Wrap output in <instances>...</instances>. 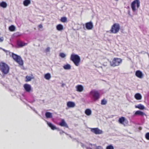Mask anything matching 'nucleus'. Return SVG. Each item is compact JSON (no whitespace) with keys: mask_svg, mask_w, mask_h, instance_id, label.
<instances>
[{"mask_svg":"<svg viewBox=\"0 0 149 149\" xmlns=\"http://www.w3.org/2000/svg\"><path fill=\"white\" fill-rule=\"evenodd\" d=\"M12 57L13 60L17 62L19 66H23L24 64L23 61L21 57L13 53H12Z\"/></svg>","mask_w":149,"mask_h":149,"instance_id":"nucleus-1","label":"nucleus"},{"mask_svg":"<svg viewBox=\"0 0 149 149\" xmlns=\"http://www.w3.org/2000/svg\"><path fill=\"white\" fill-rule=\"evenodd\" d=\"M31 3L30 0H24L23 1V4L24 6H27Z\"/></svg>","mask_w":149,"mask_h":149,"instance_id":"nucleus-20","label":"nucleus"},{"mask_svg":"<svg viewBox=\"0 0 149 149\" xmlns=\"http://www.w3.org/2000/svg\"><path fill=\"white\" fill-rule=\"evenodd\" d=\"M62 132H63V133H64V132L63 131H62Z\"/></svg>","mask_w":149,"mask_h":149,"instance_id":"nucleus-40","label":"nucleus"},{"mask_svg":"<svg viewBox=\"0 0 149 149\" xmlns=\"http://www.w3.org/2000/svg\"><path fill=\"white\" fill-rule=\"evenodd\" d=\"M122 60L121 58H114L110 62L111 66L115 67L119 66L122 62Z\"/></svg>","mask_w":149,"mask_h":149,"instance_id":"nucleus-4","label":"nucleus"},{"mask_svg":"<svg viewBox=\"0 0 149 149\" xmlns=\"http://www.w3.org/2000/svg\"><path fill=\"white\" fill-rule=\"evenodd\" d=\"M135 107L136 108H137L141 110L144 109L145 108L144 106L141 104H139L137 106H136Z\"/></svg>","mask_w":149,"mask_h":149,"instance_id":"nucleus-22","label":"nucleus"},{"mask_svg":"<svg viewBox=\"0 0 149 149\" xmlns=\"http://www.w3.org/2000/svg\"><path fill=\"white\" fill-rule=\"evenodd\" d=\"M51 77L50 74L49 73H47L45 75V78L46 79L49 80L50 79Z\"/></svg>","mask_w":149,"mask_h":149,"instance_id":"nucleus-27","label":"nucleus"},{"mask_svg":"<svg viewBox=\"0 0 149 149\" xmlns=\"http://www.w3.org/2000/svg\"><path fill=\"white\" fill-rule=\"evenodd\" d=\"M77 91L79 92H81L84 90V88L81 85H78L76 86Z\"/></svg>","mask_w":149,"mask_h":149,"instance_id":"nucleus-13","label":"nucleus"},{"mask_svg":"<svg viewBox=\"0 0 149 149\" xmlns=\"http://www.w3.org/2000/svg\"><path fill=\"white\" fill-rule=\"evenodd\" d=\"M6 3L4 1H2L0 3V6L3 8H6L7 6Z\"/></svg>","mask_w":149,"mask_h":149,"instance_id":"nucleus-24","label":"nucleus"},{"mask_svg":"<svg viewBox=\"0 0 149 149\" xmlns=\"http://www.w3.org/2000/svg\"><path fill=\"white\" fill-rule=\"evenodd\" d=\"M136 5V7L138 8L140 7V2L139 0H134L131 3V6L133 12H135L136 10L135 7Z\"/></svg>","mask_w":149,"mask_h":149,"instance_id":"nucleus-7","label":"nucleus"},{"mask_svg":"<svg viewBox=\"0 0 149 149\" xmlns=\"http://www.w3.org/2000/svg\"><path fill=\"white\" fill-rule=\"evenodd\" d=\"M125 120V119L124 117H121L119 118L118 122L119 123L124 124V122Z\"/></svg>","mask_w":149,"mask_h":149,"instance_id":"nucleus-19","label":"nucleus"},{"mask_svg":"<svg viewBox=\"0 0 149 149\" xmlns=\"http://www.w3.org/2000/svg\"><path fill=\"white\" fill-rule=\"evenodd\" d=\"M27 43H25L23 41L18 40L17 41V45L19 47H22L27 45Z\"/></svg>","mask_w":149,"mask_h":149,"instance_id":"nucleus-12","label":"nucleus"},{"mask_svg":"<svg viewBox=\"0 0 149 149\" xmlns=\"http://www.w3.org/2000/svg\"><path fill=\"white\" fill-rule=\"evenodd\" d=\"M145 137L147 140H149V132L146 133L145 135Z\"/></svg>","mask_w":149,"mask_h":149,"instance_id":"nucleus-34","label":"nucleus"},{"mask_svg":"<svg viewBox=\"0 0 149 149\" xmlns=\"http://www.w3.org/2000/svg\"><path fill=\"white\" fill-rule=\"evenodd\" d=\"M0 69L3 73L6 74L9 72V67L6 63L1 62L0 63Z\"/></svg>","mask_w":149,"mask_h":149,"instance_id":"nucleus-3","label":"nucleus"},{"mask_svg":"<svg viewBox=\"0 0 149 149\" xmlns=\"http://www.w3.org/2000/svg\"><path fill=\"white\" fill-rule=\"evenodd\" d=\"M135 98L137 100H140L142 98L141 95L139 93L136 94L134 96Z\"/></svg>","mask_w":149,"mask_h":149,"instance_id":"nucleus-23","label":"nucleus"},{"mask_svg":"<svg viewBox=\"0 0 149 149\" xmlns=\"http://www.w3.org/2000/svg\"><path fill=\"white\" fill-rule=\"evenodd\" d=\"M38 27L39 28H41L42 27V24H40L38 25Z\"/></svg>","mask_w":149,"mask_h":149,"instance_id":"nucleus-37","label":"nucleus"},{"mask_svg":"<svg viewBox=\"0 0 149 149\" xmlns=\"http://www.w3.org/2000/svg\"><path fill=\"white\" fill-rule=\"evenodd\" d=\"M106 149H114V147L113 146L110 145L107 147Z\"/></svg>","mask_w":149,"mask_h":149,"instance_id":"nucleus-32","label":"nucleus"},{"mask_svg":"<svg viewBox=\"0 0 149 149\" xmlns=\"http://www.w3.org/2000/svg\"><path fill=\"white\" fill-rule=\"evenodd\" d=\"M3 37H2L1 38L0 37V42H2L3 41Z\"/></svg>","mask_w":149,"mask_h":149,"instance_id":"nucleus-36","label":"nucleus"},{"mask_svg":"<svg viewBox=\"0 0 149 149\" xmlns=\"http://www.w3.org/2000/svg\"><path fill=\"white\" fill-rule=\"evenodd\" d=\"M87 149H88V148H87Z\"/></svg>","mask_w":149,"mask_h":149,"instance_id":"nucleus-41","label":"nucleus"},{"mask_svg":"<svg viewBox=\"0 0 149 149\" xmlns=\"http://www.w3.org/2000/svg\"><path fill=\"white\" fill-rule=\"evenodd\" d=\"M50 48L49 47H48L45 50L46 52H49Z\"/></svg>","mask_w":149,"mask_h":149,"instance_id":"nucleus-35","label":"nucleus"},{"mask_svg":"<svg viewBox=\"0 0 149 149\" xmlns=\"http://www.w3.org/2000/svg\"><path fill=\"white\" fill-rule=\"evenodd\" d=\"M91 130L92 132L96 134H101L103 133L102 131L97 128H91Z\"/></svg>","mask_w":149,"mask_h":149,"instance_id":"nucleus-8","label":"nucleus"},{"mask_svg":"<svg viewBox=\"0 0 149 149\" xmlns=\"http://www.w3.org/2000/svg\"><path fill=\"white\" fill-rule=\"evenodd\" d=\"M136 75L138 77L142 78L143 77L142 72L140 70L137 71L135 73Z\"/></svg>","mask_w":149,"mask_h":149,"instance_id":"nucleus-16","label":"nucleus"},{"mask_svg":"<svg viewBox=\"0 0 149 149\" xmlns=\"http://www.w3.org/2000/svg\"><path fill=\"white\" fill-rule=\"evenodd\" d=\"M24 87L25 91L28 92H30L32 91V89L31 86L28 84H24Z\"/></svg>","mask_w":149,"mask_h":149,"instance_id":"nucleus-9","label":"nucleus"},{"mask_svg":"<svg viewBox=\"0 0 149 149\" xmlns=\"http://www.w3.org/2000/svg\"><path fill=\"white\" fill-rule=\"evenodd\" d=\"M15 29V27L14 25H11L9 28V30L11 31H13Z\"/></svg>","mask_w":149,"mask_h":149,"instance_id":"nucleus-28","label":"nucleus"},{"mask_svg":"<svg viewBox=\"0 0 149 149\" xmlns=\"http://www.w3.org/2000/svg\"><path fill=\"white\" fill-rule=\"evenodd\" d=\"M67 105L68 107L69 108H73L75 106V103L71 101L68 102Z\"/></svg>","mask_w":149,"mask_h":149,"instance_id":"nucleus-14","label":"nucleus"},{"mask_svg":"<svg viewBox=\"0 0 149 149\" xmlns=\"http://www.w3.org/2000/svg\"><path fill=\"white\" fill-rule=\"evenodd\" d=\"M63 68L65 70H69L71 68V66L69 64H67L63 66Z\"/></svg>","mask_w":149,"mask_h":149,"instance_id":"nucleus-29","label":"nucleus"},{"mask_svg":"<svg viewBox=\"0 0 149 149\" xmlns=\"http://www.w3.org/2000/svg\"><path fill=\"white\" fill-rule=\"evenodd\" d=\"M98 147H100V148H102V147H100V146H98Z\"/></svg>","mask_w":149,"mask_h":149,"instance_id":"nucleus-39","label":"nucleus"},{"mask_svg":"<svg viewBox=\"0 0 149 149\" xmlns=\"http://www.w3.org/2000/svg\"><path fill=\"white\" fill-rule=\"evenodd\" d=\"M56 29L58 31H61L63 29V26L61 24H58L56 26Z\"/></svg>","mask_w":149,"mask_h":149,"instance_id":"nucleus-25","label":"nucleus"},{"mask_svg":"<svg viewBox=\"0 0 149 149\" xmlns=\"http://www.w3.org/2000/svg\"><path fill=\"white\" fill-rule=\"evenodd\" d=\"M90 94L92 95L94 101L97 100L100 98V94L97 91L92 90L90 92Z\"/></svg>","mask_w":149,"mask_h":149,"instance_id":"nucleus-6","label":"nucleus"},{"mask_svg":"<svg viewBox=\"0 0 149 149\" xmlns=\"http://www.w3.org/2000/svg\"><path fill=\"white\" fill-rule=\"evenodd\" d=\"M60 21L62 22H67V18L65 17H61Z\"/></svg>","mask_w":149,"mask_h":149,"instance_id":"nucleus-30","label":"nucleus"},{"mask_svg":"<svg viewBox=\"0 0 149 149\" xmlns=\"http://www.w3.org/2000/svg\"><path fill=\"white\" fill-rule=\"evenodd\" d=\"M47 124L48 126L50 127L52 130H54L57 129V128L55 125H53L50 122H47Z\"/></svg>","mask_w":149,"mask_h":149,"instance_id":"nucleus-17","label":"nucleus"},{"mask_svg":"<svg viewBox=\"0 0 149 149\" xmlns=\"http://www.w3.org/2000/svg\"><path fill=\"white\" fill-rule=\"evenodd\" d=\"M3 51H5L6 52H7V50H5L4 49H3Z\"/></svg>","mask_w":149,"mask_h":149,"instance_id":"nucleus-38","label":"nucleus"},{"mask_svg":"<svg viewBox=\"0 0 149 149\" xmlns=\"http://www.w3.org/2000/svg\"><path fill=\"white\" fill-rule=\"evenodd\" d=\"M58 124L61 127H65L67 128H68V126L63 119H62L61 121Z\"/></svg>","mask_w":149,"mask_h":149,"instance_id":"nucleus-11","label":"nucleus"},{"mask_svg":"<svg viewBox=\"0 0 149 149\" xmlns=\"http://www.w3.org/2000/svg\"><path fill=\"white\" fill-rule=\"evenodd\" d=\"M59 56L63 58L66 56V55L63 53H61L59 54Z\"/></svg>","mask_w":149,"mask_h":149,"instance_id":"nucleus-33","label":"nucleus"},{"mask_svg":"<svg viewBox=\"0 0 149 149\" xmlns=\"http://www.w3.org/2000/svg\"><path fill=\"white\" fill-rule=\"evenodd\" d=\"M45 115L47 118H50L52 117V113L49 112H46L45 113Z\"/></svg>","mask_w":149,"mask_h":149,"instance_id":"nucleus-21","label":"nucleus"},{"mask_svg":"<svg viewBox=\"0 0 149 149\" xmlns=\"http://www.w3.org/2000/svg\"><path fill=\"white\" fill-rule=\"evenodd\" d=\"M70 60L73 61L76 66H78L79 65L80 58L78 55L72 54L70 57Z\"/></svg>","mask_w":149,"mask_h":149,"instance_id":"nucleus-5","label":"nucleus"},{"mask_svg":"<svg viewBox=\"0 0 149 149\" xmlns=\"http://www.w3.org/2000/svg\"><path fill=\"white\" fill-rule=\"evenodd\" d=\"M85 113L86 115L89 116L91 114V111L90 109H87L85 110Z\"/></svg>","mask_w":149,"mask_h":149,"instance_id":"nucleus-26","label":"nucleus"},{"mask_svg":"<svg viewBox=\"0 0 149 149\" xmlns=\"http://www.w3.org/2000/svg\"><path fill=\"white\" fill-rule=\"evenodd\" d=\"M120 29V26L119 24L115 23L111 26L110 30V33H117Z\"/></svg>","mask_w":149,"mask_h":149,"instance_id":"nucleus-2","label":"nucleus"},{"mask_svg":"<svg viewBox=\"0 0 149 149\" xmlns=\"http://www.w3.org/2000/svg\"><path fill=\"white\" fill-rule=\"evenodd\" d=\"M85 26L86 29L88 30L92 29L93 27V23L91 21L86 23Z\"/></svg>","mask_w":149,"mask_h":149,"instance_id":"nucleus-10","label":"nucleus"},{"mask_svg":"<svg viewBox=\"0 0 149 149\" xmlns=\"http://www.w3.org/2000/svg\"><path fill=\"white\" fill-rule=\"evenodd\" d=\"M107 101L104 99L101 100V104L102 105H105L107 104Z\"/></svg>","mask_w":149,"mask_h":149,"instance_id":"nucleus-31","label":"nucleus"},{"mask_svg":"<svg viewBox=\"0 0 149 149\" xmlns=\"http://www.w3.org/2000/svg\"><path fill=\"white\" fill-rule=\"evenodd\" d=\"M139 115L142 116L144 115L146 116V114L143 112L140 111H136L134 113V115Z\"/></svg>","mask_w":149,"mask_h":149,"instance_id":"nucleus-18","label":"nucleus"},{"mask_svg":"<svg viewBox=\"0 0 149 149\" xmlns=\"http://www.w3.org/2000/svg\"><path fill=\"white\" fill-rule=\"evenodd\" d=\"M34 79V77L32 74H31L30 76L27 75L26 77L25 81L26 82L31 81L32 79Z\"/></svg>","mask_w":149,"mask_h":149,"instance_id":"nucleus-15","label":"nucleus"}]
</instances>
